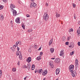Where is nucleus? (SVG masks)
I'll list each match as a JSON object with an SVG mask.
<instances>
[{"label": "nucleus", "instance_id": "obj_1", "mask_svg": "<svg viewBox=\"0 0 80 80\" xmlns=\"http://www.w3.org/2000/svg\"><path fill=\"white\" fill-rule=\"evenodd\" d=\"M73 69H74V66L73 65H71L69 66V69L70 72H72Z\"/></svg>", "mask_w": 80, "mask_h": 80}, {"label": "nucleus", "instance_id": "obj_2", "mask_svg": "<svg viewBox=\"0 0 80 80\" xmlns=\"http://www.w3.org/2000/svg\"><path fill=\"white\" fill-rule=\"evenodd\" d=\"M43 72V70L42 69H40L39 70H36L35 71V73H37V72L38 73H39L40 74H41Z\"/></svg>", "mask_w": 80, "mask_h": 80}, {"label": "nucleus", "instance_id": "obj_3", "mask_svg": "<svg viewBox=\"0 0 80 80\" xmlns=\"http://www.w3.org/2000/svg\"><path fill=\"white\" fill-rule=\"evenodd\" d=\"M43 17V19L45 20H47L48 19V18H49L48 14H46V15H44Z\"/></svg>", "mask_w": 80, "mask_h": 80}, {"label": "nucleus", "instance_id": "obj_4", "mask_svg": "<svg viewBox=\"0 0 80 80\" xmlns=\"http://www.w3.org/2000/svg\"><path fill=\"white\" fill-rule=\"evenodd\" d=\"M71 73L72 76L73 77H75V76H77V72H76V71H72V72H71Z\"/></svg>", "mask_w": 80, "mask_h": 80}, {"label": "nucleus", "instance_id": "obj_5", "mask_svg": "<svg viewBox=\"0 0 80 80\" xmlns=\"http://www.w3.org/2000/svg\"><path fill=\"white\" fill-rule=\"evenodd\" d=\"M55 62L59 63H60V59L59 58H57L56 59H55Z\"/></svg>", "mask_w": 80, "mask_h": 80}, {"label": "nucleus", "instance_id": "obj_6", "mask_svg": "<svg viewBox=\"0 0 80 80\" xmlns=\"http://www.w3.org/2000/svg\"><path fill=\"white\" fill-rule=\"evenodd\" d=\"M16 7H15V6L14 4H11L10 5V8H11V9L13 10H14L13 9V8H15Z\"/></svg>", "mask_w": 80, "mask_h": 80}, {"label": "nucleus", "instance_id": "obj_7", "mask_svg": "<svg viewBox=\"0 0 80 80\" xmlns=\"http://www.w3.org/2000/svg\"><path fill=\"white\" fill-rule=\"evenodd\" d=\"M26 61L28 63H30L32 61V58L31 57H29L27 59Z\"/></svg>", "mask_w": 80, "mask_h": 80}, {"label": "nucleus", "instance_id": "obj_8", "mask_svg": "<svg viewBox=\"0 0 80 80\" xmlns=\"http://www.w3.org/2000/svg\"><path fill=\"white\" fill-rule=\"evenodd\" d=\"M75 63L76 64L75 65L76 67H78V59H76Z\"/></svg>", "mask_w": 80, "mask_h": 80}, {"label": "nucleus", "instance_id": "obj_9", "mask_svg": "<svg viewBox=\"0 0 80 80\" xmlns=\"http://www.w3.org/2000/svg\"><path fill=\"white\" fill-rule=\"evenodd\" d=\"M13 15L14 16H15V15H17V11L15 10V9H13Z\"/></svg>", "mask_w": 80, "mask_h": 80}, {"label": "nucleus", "instance_id": "obj_10", "mask_svg": "<svg viewBox=\"0 0 80 80\" xmlns=\"http://www.w3.org/2000/svg\"><path fill=\"white\" fill-rule=\"evenodd\" d=\"M0 20H3V19L4 18V17H3V15H1L0 16Z\"/></svg>", "mask_w": 80, "mask_h": 80}, {"label": "nucleus", "instance_id": "obj_11", "mask_svg": "<svg viewBox=\"0 0 80 80\" xmlns=\"http://www.w3.org/2000/svg\"><path fill=\"white\" fill-rule=\"evenodd\" d=\"M64 55V52H63V51H61L60 53V56H62V55Z\"/></svg>", "mask_w": 80, "mask_h": 80}, {"label": "nucleus", "instance_id": "obj_12", "mask_svg": "<svg viewBox=\"0 0 80 80\" xmlns=\"http://www.w3.org/2000/svg\"><path fill=\"white\" fill-rule=\"evenodd\" d=\"M60 72V71H59V69H57L56 71V75H58V73H59V72Z\"/></svg>", "mask_w": 80, "mask_h": 80}, {"label": "nucleus", "instance_id": "obj_13", "mask_svg": "<svg viewBox=\"0 0 80 80\" xmlns=\"http://www.w3.org/2000/svg\"><path fill=\"white\" fill-rule=\"evenodd\" d=\"M20 52V55L19 56V58L20 59V60H22V53H21V52L19 51Z\"/></svg>", "mask_w": 80, "mask_h": 80}, {"label": "nucleus", "instance_id": "obj_14", "mask_svg": "<svg viewBox=\"0 0 80 80\" xmlns=\"http://www.w3.org/2000/svg\"><path fill=\"white\" fill-rule=\"evenodd\" d=\"M70 46H69V47H74V44L73 42H71L70 45Z\"/></svg>", "mask_w": 80, "mask_h": 80}, {"label": "nucleus", "instance_id": "obj_15", "mask_svg": "<svg viewBox=\"0 0 80 80\" xmlns=\"http://www.w3.org/2000/svg\"><path fill=\"white\" fill-rule=\"evenodd\" d=\"M52 42H53V38L51 39L50 40L49 43V46H50L51 44H52Z\"/></svg>", "mask_w": 80, "mask_h": 80}, {"label": "nucleus", "instance_id": "obj_16", "mask_svg": "<svg viewBox=\"0 0 80 80\" xmlns=\"http://www.w3.org/2000/svg\"><path fill=\"white\" fill-rule=\"evenodd\" d=\"M30 67H31V65L30 64V63L28 64V70L29 69H30Z\"/></svg>", "mask_w": 80, "mask_h": 80}, {"label": "nucleus", "instance_id": "obj_17", "mask_svg": "<svg viewBox=\"0 0 80 80\" xmlns=\"http://www.w3.org/2000/svg\"><path fill=\"white\" fill-rule=\"evenodd\" d=\"M50 51H51V53H53L54 52V49L53 48H51L50 49Z\"/></svg>", "mask_w": 80, "mask_h": 80}, {"label": "nucleus", "instance_id": "obj_18", "mask_svg": "<svg viewBox=\"0 0 80 80\" xmlns=\"http://www.w3.org/2000/svg\"><path fill=\"white\" fill-rule=\"evenodd\" d=\"M33 3L32 2L31 3L30 5V7L31 8H33V7H34V6H33Z\"/></svg>", "mask_w": 80, "mask_h": 80}, {"label": "nucleus", "instance_id": "obj_19", "mask_svg": "<svg viewBox=\"0 0 80 80\" xmlns=\"http://www.w3.org/2000/svg\"><path fill=\"white\" fill-rule=\"evenodd\" d=\"M49 65L50 66H53V62L50 61L49 62Z\"/></svg>", "mask_w": 80, "mask_h": 80}, {"label": "nucleus", "instance_id": "obj_20", "mask_svg": "<svg viewBox=\"0 0 80 80\" xmlns=\"http://www.w3.org/2000/svg\"><path fill=\"white\" fill-rule=\"evenodd\" d=\"M16 44L17 46L18 45V44L19 45H20V44H21V42L18 41L16 42Z\"/></svg>", "mask_w": 80, "mask_h": 80}, {"label": "nucleus", "instance_id": "obj_21", "mask_svg": "<svg viewBox=\"0 0 80 80\" xmlns=\"http://www.w3.org/2000/svg\"><path fill=\"white\" fill-rule=\"evenodd\" d=\"M4 8V6L1 5L0 6V10H2L3 8Z\"/></svg>", "mask_w": 80, "mask_h": 80}, {"label": "nucleus", "instance_id": "obj_22", "mask_svg": "<svg viewBox=\"0 0 80 80\" xmlns=\"http://www.w3.org/2000/svg\"><path fill=\"white\" fill-rule=\"evenodd\" d=\"M38 47L37 46V45L34 44V48H35V49H37V48Z\"/></svg>", "mask_w": 80, "mask_h": 80}, {"label": "nucleus", "instance_id": "obj_23", "mask_svg": "<svg viewBox=\"0 0 80 80\" xmlns=\"http://www.w3.org/2000/svg\"><path fill=\"white\" fill-rule=\"evenodd\" d=\"M15 22L17 23H20V20H15Z\"/></svg>", "mask_w": 80, "mask_h": 80}, {"label": "nucleus", "instance_id": "obj_24", "mask_svg": "<svg viewBox=\"0 0 80 80\" xmlns=\"http://www.w3.org/2000/svg\"><path fill=\"white\" fill-rule=\"evenodd\" d=\"M74 51H73L72 52H70V55H73V54H74Z\"/></svg>", "mask_w": 80, "mask_h": 80}, {"label": "nucleus", "instance_id": "obj_25", "mask_svg": "<svg viewBox=\"0 0 80 80\" xmlns=\"http://www.w3.org/2000/svg\"><path fill=\"white\" fill-rule=\"evenodd\" d=\"M33 6H34V8H36V7H37V4L35 3L34 2H33Z\"/></svg>", "mask_w": 80, "mask_h": 80}, {"label": "nucleus", "instance_id": "obj_26", "mask_svg": "<svg viewBox=\"0 0 80 80\" xmlns=\"http://www.w3.org/2000/svg\"><path fill=\"white\" fill-rule=\"evenodd\" d=\"M56 17L58 18V17H60V14H58V13H56Z\"/></svg>", "mask_w": 80, "mask_h": 80}, {"label": "nucleus", "instance_id": "obj_27", "mask_svg": "<svg viewBox=\"0 0 80 80\" xmlns=\"http://www.w3.org/2000/svg\"><path fill=\"white\" fill-rule=\"evenodd\" d=\"M15 48H16L13 47V49L12 50V52H15Z\"/></svg>", "mask_w": 80, "mask_h": 80}, {"label": "nucleus", "instance_id": "obj_28", "mask_svg": "<svg viewBox=\"0 0 80 80\" xmlns=\"http://www.w3.org/2000/svg\"><path fill=\"white\" fill-rule=\"evenodd\" d=\"M12 71L13 72H16V68H13L12 69Z\"/></svg>", "mask_w": 80, "mask_h": 80}, {"label": "nucleus", "instance_id": "obj_29", "mask_svg": "<svg viewBox=\"0 0 80 80\" xmlns=\"http://www.w3.org/2000/svg\"><path fill=\"white\" fill-rule=\"evenodd\" d=\"M22 28H23V29H24V30H25V25L22 24Z\"/></svg>", "mask_w": 80, "mask_h": 80}, {"label": "nucleus", "instance_id": "obj_30", "mask_svg": "<svg viewBox=\"0 0 80 80\" xmlns=\"http://www.w3.org/2000/svg\"><path fill=\"white\" fill-rule=\"evenodd\" d=\"M23 68H27V66H26V65H24L23 66Z\"/></svg>", "mask_w": 80, "mask_h": 80}, {"label": "nucleus", "instance_id": "obj_31", "mask_svg": "<svg viewBox=\"0 0 80 80\" xmlns=\"http://www.w3.org/2000/svg\"><path fill=\"white\" fill-rule=\"evenodd\" d=\"M74 18L75 19V18H77V17L76 16V14L74 13Z\"/></svg>", "mask_w": 80, "mask_h": 80}, {"label": "nucleus", "instance_id": "obj_32", "mask_svg": "<svg viewBox=\"0 0 80 80\" xmlns=\"http://www.w3.org/2000/svg\"><path fill=\"white\" fill-rule=\"evenodd\" d=\"M72 5L73 6V8H75V7H76V4L73 3L72 4Z\"/></svg>", "mask_w": 80, "mask_h": 80}, {"label": "nucleus", "instance_id": "obj_33", "mask_svg": "<svg viewBox=\"0 0 80 80\" xmlns=\"http://www.w3.org/2000/svg\"><path fill=\"white\" fill-rule=\"evenodd\" d=\"M37 60H41V58H40V57H38Z\"/></svg>", "mask_w": 80, "mask_h": 80}, {"label": "nucleus", "instance_id": "obj_34", "mask_svg": "<svg viewBox=\"0 0 80 80\" xmlns=\"http://www.w3.org/2000/svg\"><path fill=\"white\" fill-rule=\"evenodd\" d=\"M11 24H12V27H13V21H11Z\"/></svg>", "mask_w": 80, "mask_h": 80}, {"label": "nucleus", "instance_id": "obj_35", "mask_svg": "<svg viewBox=\"0 0 80 80\" xmlns=\"http://www.w3.org/2000/svg\"><path fill=\"white\" fill-rule=\"evenodd\" d=\"M15 20H20V18H16Z\"/></svg>", "mask_w": 80, "mask_h": 80}, {"label": "nucleus", "instance_id": "obj_36", "mask_svg": "<svg viewBox=\"0 0 80 80\" xmlns=\"http://www.w3.org/2000/svg\"><path fill=\"white\" fill-rule=\"evenodd\" d=\"M44 72L45 73V74H47V70H45V71Z\"/></svg>", "mask_w": 80, "mask_h": 80}, {"label": "nucleus", "instance_id": "obj_37", "mask_svg": "<svg viewBox=\"0 0 80 80\" xmlns=\"http://www.w3.org/2000/svg\"><path fill=\"white\" fill-rule=\"evenodd\" d=\"M42 75L43 76H45V75H46V74L44 72H43L42 73Z\"/></svg>", "mask_w": 80, "mask_h": 80}, {"label": "nucleus", "instance_id": "obj_38", "mask_svg": "<svg viewBox=\"0 0 80 80\" xmlns=\"http://www.w3.org/2000/svg\"><path fill=\"white\" fill-rule=\"evenodd\" d=\"M0 75H2V71L1 70H0Z\"/></svg>", "mask_w": 80, "mask_h": 80}, {"label": "nucleus", "instance_id": "obj_39", "mask_svg": "<svg viewBox=\"0 0 80 80\" xmlns=\"http://www.w3.org/2000/svg\"><path fill=\"white\" fill-rule=\"evenodd\" d=\"M77 33H80V29L77 31Z\"/></svg>", "mask_w": 80, "mask_h": 80}, {"label": "nucleus", "instance_id": "obj_40", "mask_svg": "<svg viewBox=\"0 0 80 80\" xmlns=\"http://www.w3.org/2000/svg\"><path fill=\"white\" fill-rule=\"evenodd\" d=\"M18 53H16V55H20V52H18Z\"/></svg>", "mask_w": 80, "mask_h": 80}, {"label": "nucleus", "instance_id": "obj_41", "mask_svg": "<svg viewBox=\"0 0 80 80\" xmlns=\"http://www.w3.org/2000/svg\"><path fill=\"white\" fill-rule=\"evenodd\" d=\"M17 44L14 45L13 46V47H14V48H16V47H17Z\"/></svg>", "mask_w": 80, "mask_h": 80}, {"label": "nucleus", "instance_id": "obj_42", "mask_svg": "<svg viewBox=\"0 0 80 80\" xmlns=\"http://www.w3.org/2000/svg\"><path fill=\"white\" fill-rule=\"evenodd\" d=\"M2 1H3L4 2H5L6 3V2H7V0H2Z\"/></svg>", "mask_w": 80, "mask_h": 80}, {"label": "nucleus", "instance_id": "obj_43", "mask_svg": "<svg viewBox=\"0 0 80 80\" xmlns=\"http://www.w3.org/2000/svg\"><path fill=\"white\" fill-rule=\"evenodd\" d=\"M65 44L66 45H68V42H66Z\"/></svg>", "mask_w": 80, "mask_h": 80}, {"label": "nucleus", "instance_id": "obj_44", "mask_svg": "<svg viewBox=\"0 0 80 80\" xmlns=\"http://www.w3.org/2000/svg\"><path fill=\"white\" fill-rule=\"evenodd\" d=\"M31 51L32 50L30 49H29L28 50V52H31Z\"/></svg>", "mask_w": 80, "mask_h": 80}, {"label": "nucleus", "instance_id": "obj_45", "mask_svg": "<svg viewBox=\"0 0 80 80\" xmlns=\"http://www.w3.org/2000/svg\"><path fill=\"white\" fill-rule=\"evenodd\" d=\"M78 46H80V42H78Z\"/></svg>", "mask_w": 80, "mask_h": 80}, {"label": "nucleus", "instance_id": "obj_46", "mask_svg": "<svg viewBox=\"0 0 80 80\" xmlns=\"http://www.w3.org/2000/svg\"><path fill=\"white\" fill-rule=\"evenodd\" d=\"M18 65H20V61H18Z\"/></svg>", "mask_w": 80, "mask_h": 80}, {"label": "nucleus", "instance_id": "obj_47", "mask_svg": "<svg viewBox=\"0 0 80 80\" xmlns=\"http://www.w3.org/2000/svg\"><path fill=\"white\" fill-rule=\"evenodd\" d=\"M40 54L41 55H43V52H40Z\"/></svg>", "mask_w": 80, "mask_h": 80}, {"label": "nucleus", "instance_id": "obj_48", "mask_svg": "<svg viewBox=\"0 0 80 80\" xmlns=\"http://www.w3.org/2000/svg\"><path fill=\"white\" fill-rule=\"evenodd\" d=\"M64 38V39H63V38H63V39L62 40H63V41H65V38Z\"/></svg>", "mask_w": 80, "mask_h": 80}, {"label": "nucleus", "instance_id": "obj_49", "mask_svg": "<svg viewBox=\"0 0 80 80\" xmlns=\"http://www.w3.org/2000/svg\"><path fill=\"white\" fill-rule=\"evenodd\" d=\"M19 50H20V48L17 47V50H18V51H19Z\"/></svg>", "mask_w": 80, "mask_h": 80}, {"label": "nucleus", "instance_id": "obj_50", "mask_svg": "<svg viewBox=\"0 0 80 80\" xmlns=\"http://www.w3.org/2000/svg\"><path fill=\"white\" fill-rule=\"evenodd\" d=\"M32 68H35V65H32Z\"/></svg>", "mask_w": 80, "mask_h": 80}, {"label": "nucleus", "instance_id": "obj_51", "mask_svg": "<svg viewBox=\"0 0 80 80\" xmlns=\"http://www.w3.org/2000/svg\"><path fill=\"white\" fill-rule=\"evenodd\" d=\"M28 77V76H26L24 78V80H26V78Z\"/></svg>", "mask_w": 80, "mask_h": 80}, {"label": "nucleus", "instance_id": "obj_52", "mask_svg": "<svg viewBox=\"0 0 80 80\" xmlns=\"http://www.w3.org/2000/svg\"><path fill=\"white\" fill-rule=\"evenodd\" d=\"M27 17H30V15H29V14H27Z\"/></svg>", "mask_w": 80, "mask_h": 80}, {"label": "nucleus", "instance_id": "obj_53", "mask_svg": "<svg viewBox=\"0 0 80 80\" xmlns=\"http://www.w3.org/2000/svg\"><path fill=\"white\" fill-rule=\"evenodd\" d=\"M72 30H71L70 29H69L68 30V31L69 32H72Z\"/></svg>", "mask_w": 80, "mask_h": 80}, {"label": "nucleus", "instance_id": "obj_54", "mask_svg": "<svg viewBox=\"0 0 80 80\" xmlns=\"http://www.w3.org/2000/svg\"><path fill=\"white\" fill-rule=\"evenodd\" d=\"M78 36H80V32H78Z\"/></svg>", "mask_w": 80, "mask_h": 80}, {"label": "nucleus", "instance_id": "obj_55", "mask_svg": "<svg viewBox=\"0 0 80 80\" xmlns=\"http://www.w3.org/2000/svg\"><path fill=\"white\" fill-rule=\"evenodd\" d=\"M70 30H72V31H71V32H73V29H72V28H71Z\"/></svg>", "mask_w": 80, "mask_h": 80}, {"label": "nucleus", "instance_id": "obj_56", "mask_svg": "<svg viewBox=\"0 0 80 80\" xmlns=\"http://www.w3.org/2000/svg\"><path fill=\"white\" fill-rule=\"evenodd\" d=\"M78 25H80V21H79L78 22Z\"/></svg>", "mask_w": 80, "mask_h": 80}, {"label": "nucleus", "instance_id": "obj_57", "mask_svg": "<svg viewBox=\"0 0 80 80\" xmlns=\"http://www.w3.org/2000/svg\"><path fill=\"white\" fill-rule=\"evenodd\" d=\"M32 69L33 70L34 69H35V68H32Z\"/></svg>", "mask_w": 80, "mask_h": 80}, {"label": "nucleus", "instance_id": "obj_58", "mask_svg": "<svg viewBox=\"0 0 80 80\" xmlns=\"http://www.w3.org/2000/svg\"><path fill=\"white\" fill-rule=\"evenodd\" d=\"M41 50V48H40L38 49V50Z\"/></svg>", "mask_w": 80, "mask_h": 80}, {"label": "nucleus", "instance_id": "obj_59", "mask_svg": "<svg viewBox=\"0 0 80 80\" xmlns=\"http://www.w3.org/2000/svg\"><path fill=\"white\" fill-rule=\"evenodd\" d=\"M51 59H52V60H54L55 59V58H51Z\"/></svg>", "mask_w": 80, "mask_h": 80}, {"label": "nucleus", "instance_id": "obj_60", "mask_svg": "<svg viewBox=\"0 0 80 80\" xmlns=\"http://www.w3.org/2000/svg\"><path fill=\"white\" fill-rule=\"evenodd\" d=\"M70 38H68V40H70Z\"/></svg>", "mask_w": 80, "mask_h": 80}, {"label": "nucleus", "instance_id": "obj_61", "mask_svg": "<svg viewBox=\"0 0 80 80\" xmlns=\"http://www.w3.org/2000/svg\"><path fill=\"white\" fill-rule=\"evenodd\" d=\"M28 32H30V30H28Z\"/></svg>", "mask_w": 80, "mask_h": 80}, {"label": "nucleus", "instance_id": "obj_62", "mask_svg": "<svg viewBox=\"0 0 80 80\" xmlns=\"http://www.w3.org/2000/svg\"><path fill=\"white\" fill-rule=\"evenodd\" d=\"M32 30H30V32H32Z\"/></svg>", "mask_w": 80, "mask_h": 80}, {"label": "nucleus", "instance_id": "obj_63", "mask_svg": "<svg viewBox=\"0 0 80 80\" xmlns=\"http://www.w3.org/2000/svg\"><path fill=\"white\" fill-rule=\"evenodd\" d=\"M58 78H57V79H56V80H58Z\"/></svg>", "mask_w": 80, "mask_h": 80}, {"label": "nucleus", "instance_id": "obj_64", "mask_svg": "<svg viewBox=\"0 0 80 80\" xmlns=\"http://www.w3.org/2000/svg\"><path fill=\"white\" fill-rule=\"evenodd\" d=\"M43 80H45V78H44L43 79Z\"/></svg>", "mask_w": 80, "mask_h": 80}]
</instances>
